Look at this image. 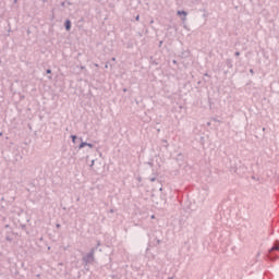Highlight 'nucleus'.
Masks as SVG:
<instances>
[{"label": "nucleus", "instance_id": "nucleus-1", "mask_svg": "<svg viewBox=\"0 0 279 279\" xmlns=\"http://www.w3.org/2000/svg\"><path fill=\"white\" fill-rule=\"evenodd\" d=\"M97 248H92L89 253L83 256V263L85 265H90L92 263H95V252Z\"/></svg>", "mask_w": 279, "mask_h": 279}, {"label": "nucleus", "instance_id": "nucleus-2", "mask_svg": "<svg viewBox=\"0 0 279 279\" xmlns=\"http://www.w3.org/2000/svg\"><path fill=\"white\" fill-rule=\"evenodd\" d=\"M177 14L179 16H183V17H181V21H183V22L186 21V16H189V13L186 11H178Z\"/></svg>", "mask_w": 279, "mask_h": 279}, {"label": "nucleus", "instance_id": "nucleus-3", "mask_svg": "<svg viewBox=\"0 0 279 279\" xmlns=\"http://www.w3.org/2000/svg\"><path fill=\"white\" fill-rule=\"evenodd\" d=\"M271 252H279V244H275V245L269 250V254H271Z\"/></svg>", "mask_w": 279, "mask_h": 279}, {"label": "nucleus", "instance_id": "nucleus-4", "mask_svg": "<svg viewBox=\"0 0 279 279\" xmlns=\"http://www.w3.org/2000/svg\"><path fill=\"white\" fill-rule=\"evenodd\" d=\"M65 29L66 32L71 31V22L69 20L65 21Z\"/></svg>", "mask_w": 279, "mask_h": 279}, {"label": "nucleus", "instance_id": "nucleus-5", "mask_svg": "<svg viewBox=\"0 0 279 279\" xmlns=\"http://www.w3.org/2000/svg\"><path fill=\"white\" fill-rule=\"evenodd\" d=\"M88 146V143L82 142L78 146V149H84V147Z\"/></svg>", "mask_w": 279, "mask_h": 279}, {"label": "nucleus", "instance_id": "nucleus-6", "mask_svg": "<svg viewBox=\"0 0 279 279\" xmlns=\"http://www.w3.org/2000/svg\"><path fill=\"white\" fill-rule=\"evenodd\" d=\"M161 143H162L163 147H166V148L169 147V142H167V140H162Z\"/></svg>", "mask_w": 279, "mask_h": 279}, {"label": "nucleus", "instance_id": "nucleus-7", "mask_svg": "<svg viewBox=\"0 0 279 279\" xmlns=\"http://www.w3.org/2000/svg\"><path fill=\"white\" fill-rule=\"evenodd\" d=\"M72 138V143H75V141L77 140V135H71Z\"/></svg>", "mask_w": 279, "mask_h": 279}, {"label": "nucleus", "instance_id": "nucleus-8", "mask_svg": "<svg viewBox=\"0 0 279 279\" xmlns=\"http://www.w3.org/2000/svg\"><path fill=\"white\" fill-rule=\"evenodd\" d=\"M87 147H89V149H93V147H95V145L87 143Z\"/></svg>", "mask_w": 279, "mask_h": 279}, {"label": "nucleus", "instance_id": "nucleus-9", "mask_svg": "<svg viewBox=\"0 0 279 279\" xmlns=\"http://www.w3.org/2000/svg\"><path fill=\"white\" fill-rule=\"evenodd\" d=\"M135 21H141V15H137V16L135 17Z\"/></svg>", "mask_w": 279, "mask_h": 279}, {"label": "nucleus", "instance_id": "nucleus-10", "mask_svg": "<svg viewBox=\"0 0 279 279\" xmlns=\"http://www.w3.org/2000/svg\"><path fill=\"white\" fill-rule=\"evenodd\" d=\"M250 73H251V75H254V70L251 69V70H250Z\"/></svg>", "mask_w": 279, "mask_h": 279}, {"label": "nucleus", "instance_id": "nucleus-11", "mask_svg": "<svg viewBox=\"0 0 279 279\" xmlns=\"http://www.w3.org/2000/svg\"><path fill=\"white\" fill-rule=\"evenodd\" d=\"M150 182H156V178H150Z\"/></svg>", "mask_w": 279, "mask_h": 279}, {"label": "nucleus", "instance_id": "nucleus-12", "mask_svg": "<svg viewBox=\"0 0 279 279\" xmlns=\"http://www.w3.org/2000/svg\"><path fill=\"white\" fill-rule=\"evenodd\" d=\"M235 56H238V57L241 56V52L236 51V52H235Z\"/></svg>", "mask_w": 279, "mask_h": 279}, {"label": "nucleus", "instance_id": "nucleus-13", "mask_svg": "<svg viewBox=\"0 0 279 279\" xmlns=\"http://www.w3.org/2000/svg\"><path fill=\"white\" fill-rule=\"evenodd\" d=\"M111 60H112V62H117V58H114V57Z\"/></svg>", "mask_w": 279, "mask_h": 279}, {"label": "nucleus", "instance_id": "nucleus-14", "mask_svg": "<svg viewBox=\"0 0 279 279\" xmlns=\"http://www.w3.org/2000/svg\"><path fill=\"white\" fill-rule=\"evenodd\" d=\"M46 73L51 74V70L48 69V70L46 71Z\"/></svg>", "mask_w": 279, "mask_h": 279}, {"label": "nucleus", "instance_id": "nucleus-15", "mask_svg": "<svg viewBox=\"0 0 279 279\" xmlns=\"http://www.w3.org/2000/svg\"><path fill=\"white\" fill-rule=\"evenodd\" d=\"M150 219H156V216L153 215V216L150 217Z\"/></svg>", "mask_w": 279, "mask_h": 279}, {"label": "nucleus", "instance_id": "nucleus-16", "mask_svg": "<svg viewBox=\"0 0 279 279\" xmlns=\"http://www.w3.org/2000/svg\"><path fill=\"white\" fill-rule=\"evenodd\" d=\"M93 165H95V160H92V167H93Z\"/></svg>", "mask_w": 279, "mask_h": 279}, {"label": "nucleus", "instance_id": "nucleus-17", "mask_svg": "<svg viewBox=\"0 0 279 279\" xmlns=\"http://www.w3.org/2000/svg\"><path fill=\"white\" fill-rule=\"evenodd\" d=\"M14 3H19V0H14Z\"/></svg>", "mask_w": 279, "mask_h": 279}, {"label": "nucleus", "instance_id": "nucleus-18", "mask_svg": "<svg viewBox=\"0 0 279 279\" xmlns=\"http://www.w3.org/2000/svg\"><path fill=\"white\" fill-rule=\"evenodd\" d=\"M110 213H114V209H110Z\"/></svg>", "mask_w": 279, "mask_h": 279}, {"label": "nucleus", "instance_id": "nucleus-19", "mask_svg": "<svg viewBox=\"0 0 279 279\" xmlns=\"http://www.w3.org/2000/svg\"><path fill=\"white\" fill-rule=\"evenodd\" d=\"M95 66L97 68V66H99V64L95 63Z\"/></svg>", "mask_w": 279, "mask_h": 279}, {"label": "nucleus", "instance_id": "nucleus-20", "mask_svg": "<svg viewBox=\"0 0 279 279\" xmlns=\"http://www.w3.org/2000/svg\"><path fill=\"white\" fill-rule=\"evenodd\" d=\"M137 180H138V182H141V178H138Z\"/></svg>", "mask_w": 279, "mask_h": 279}, {"label": "nucleus", "instance_id": "nucleus-21", "mask_svg": "<svg viewBox=\"0 0 279 279\" xmlns=\"http://www.w3.org/2000/svg\"><path fill=\"white\" fill-rule=\"evenodd\" d=\"M57 228H60V225H57Z\"/></svg>", "mask_w": 279, "mask_h": 279}, {"label": "nucleus", "instance_id": "nucleus-22", "mask_svg": "<svg viewBox=\"0 0 279 279\" xmlns=\"http://www.w3.org/2000/svg\"><path fill=\"white\" fill-rule=\"evenodd\" d=\"M150 23H154V20H151Z\"/></svg>", "mask_w": 279, "mask_h": 279}, {"label": "nucleus", "instance_id": "nucleus-23", "mask_svg": "<svg viewBox=\"0 0 279 279\" xmlns=\"http://www.w3.org/2000/svg\"><path fill=\"white\" fill-rule=\"evenodd\" d=\"M173 63L175 64V60H173Z\"/></svg>", "mask_w": 279, "mask_h": 279}, {"label": "nucleus", "instance_id": "nucleus-24", "mask_svg": "<svg viewBox=\"0 0 279 279\" xmlns=\"http://www.w3.org/2000/svg\"><path fill=\"white\" fill-rule=\"evenodd\" d=\"M169 279H173V278H169Z\"/></svg>", "mask_w": 279, "mask_h": 279}]
</instances>
